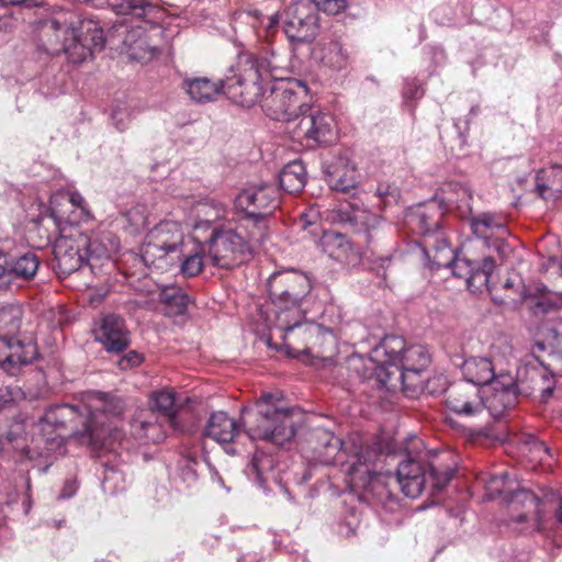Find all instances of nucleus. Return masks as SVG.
I'll use <instances>...</instances> for the list:
<instances>
[{"label": "nucleus", "instance_id": "obj_23", "mask_svg": "<svg viewBox=\"0 0 562 562\" xmlns=\"http://www.w3.org/2000/svg\"><path fill=\"white\" fill-rule=\"evenodd\" d=\"M273 310L271 313L266 315V325L270 330L269 336L266 339L267 345L270 348H278L272 342L274 336L280 338L281 334L291 331L300 327V322L304 321L305 311L303 304H272Z\"/></svg>", "mask_w": 562, "mask_h": 562}, {"label": "nucleus", "instance_id": "obj_2", "mask_svg": "<svg viewBox=\"0 0 562 562\" xmlns=\"http://www.w3.org/2000/svg\"><path fill=\"white\" fill-rule=\"evenodd\" d=\"M347 363L359 378L375 380L387 390L401 385L403 392L413 397L426 389L431 356L423 345H408L401 336L386 335L368 356L353 353Z\"/></svg>", "mask_w": 562, "mask_h": 562}, {"label": "nucleus", "instance_id": "obj_7", "mask_svg": "<svg viewBox=\"0 0 562 562\" xmlns=\"http://www.w3.org/2000/svg\"><path fill=\"white\" fill-rule=\"evenodd\" d=\"M150 402L151 407L138 409L131 422L132 436L143 443L160 442L169 431L180 429L172 390L155 392Z\"/></svg>", "mask_w": 562, "mask_h": 562}, {"label": "nucleus", "instance_id": "obj_30", "mask_svg": "<svg viewBox=\"0 0 562 562\" xmlns=\"http://www.w3.org/2000/svg\"><path fill=\"white\" fill-rule=\"evenodd\" d=\"M269 216L255 213L238 214V220L233 231L240 232L243 239L248 241L249 254L251 255L254 246L260 245L267 237L269 228Z\"/></svg>", "mask_w": 562, "mask_h": 562}, {"label": "nucleus", "instance_id": "obj_18", "mask_svg": "<svg viewBox=\"0 0 562 562\" xmlns=\"http://www.w3.org/2000/svg\"><path fill=\"white\" fill-rule=\"evenodd\" d=\"M464 382L475 384L482 389L490 386L499 374H507L503 370L502 358L494 347L485 356H469L458 364Z\"/></svg>", "mask_w": 562, "mask_h": 562}, {"label": "nucleus", "instance_id": "obj_40", "mask_svg": "<svg viewBox=\"0 0 562 562\" xmlns=\"http://www.w3.org/2000/svg\"><path fill=\"white\" fill-rule=\"evenodd\" d=\"M23 307L19 303L0 306V337H12L19 333L23 322Z\"/></svg>", "mask_w": 562, "mask_h": 562}, {"label": "nucleus", "instance_id": "obj_60", "mask_svg": "<svg viewBox=\"0 0 562 562\" xmlns=\"http://www.w3.org/2000/svg\"><path fill=\"white\" fill-rule=\"evenodd\" d=\"M423 95L422 89L414 83V88H406L404 89V97L407 98H419Z\"/></svg>", "mask_w": 562, "mask_h": 562}, {"label": "nucleus", "instance_id": "obj_26", "mask_svg": "<svg viewBox=\"0 0 562 562\" xmlns=\"http://www.w3.org/2000/svg\"><path fill=\"white\" fill-rule=\"evenodd\" d=\"M492 393L485 395V409L493 418H498L503 413L516 405L517 386L512 374H499L490 385Z\"/></svg>", "mask_w": 562, "mask_h": 562}, {"label": "nucleus", "instance_id": "obj_61", "mask_svg": "<svg viewBox=\"0 0 562 562\" xmlns=\"http://www.w3.org/2000/svg\"><path fill=\"white\" fill-rule=\"evenodd\" d=\"M267 23L265 24V29H266V32L267 34H269L271 31H273L279 22V16L278 14H272L270 16H268L267 19Z\"/></svg>", "mask_w": 562, "mask_h": 562}, {"label": "nucleus", "instance_id": "obj_35", "mask_svg": "<svg viewBox=\"0 0 562 562\" xmlns=\"http://www.w3.org/2000/svg\"><path fill=\"white\" fill-rule=\"evenodd\" d=\"M549 367L550 369L547 367L533 368L530 372L535 389L541 393L543 400L551 396L559 378H562V353L551 355Z\"/></svg>", "mask_w": 562, "mask_h": 562}, {"label": "nucleus", "instance_id": "obj_56", "mask_svg": "<svg viewBox=\"0 0 562 562\" xmlns=\"http://www.w3.org/2000/svg\"><path fill=\"white\" fill-rule=\"evenodd\" d=\"M77 490H78L77 480L74 477L67 479L64 483V486H63L58 497L61 499L70 498L77 493Z\"/></svg>", "mask_w": 562, "mask_h": 562}, {"label": "nucleus", "instance_id": "obj_50", "mask_svg": "<svg viewBox=\"0 0 562 562\" xmlns=\"http://www.w3.org/2000/svg\"><path fill=\"white\" fill-rule=\"evenodd\" d=\"M272 463L273 461L270 457H267L261 452H257L252 458L250 471L256 474L259 482L263 483L267 480V477L265 476L266 473L272 470Z\"/></svg>", "mask_w": 562, "mask_h": 562}, {"label": "nucleus", "instance_id": "obj_17", "mask_svg": "<svg viewBox=\"0 0 562 562\" xmlns=\"http://www.w3.org/2000/svg\"><path fill=\"white\" fill-rule=\"evenodd\" d=\"M315 4L306 0L291 3L285 11L284 33L291 42H312L318 32Z\"/></svg>", "mask_w": 562, "mask_h": 562}, {"label": "nucleus", "instance_id": "obj_46", "mask_svg": "<svg viewBox=\"0 0 562 562\" xmlns=\"http://www.w3.org/2000/svg\"><path fill=\"white\" fill-rule=\"evenodd\" d=\"M350 212L344 211V215L341 216V220L345 222L351 223L353 226L358 227L359 229H366L369 231L371 228H374L379 224V217L366 210L361 209L359 206L350 205Z\"/></svg>", "mask_w": 562, "mask_h": 562}, {"label": "nucleus", "instance_id": "obj_36", "mask_svg": "<svg viewBox=\"0 0 562 562\" xmlns=\"http://www.w3.org/2000/svg\"><path fill=\"white\" fill-rule=\"evenodd\" d=\"M355 165L346 159H339L333 170L327 175V182L330 189L344 193L350 192L359 182Z\"/></svg>", "mask_w": 562, "mask_h": 562}, {"label": "nucleus", "instance_id": "obj_31", "mask_svg": "<svg viewBox=\"0 0 562 562\" xmlns=\"http://www.w3.org/2000/svg\"><path fill=\"white\" fill-rule=\"evenodd\" d=\"M269 216L255 213L238 214V220L233 231L240 232L243 239L248 241L249 254L251 255L254 246L260 245L267 237L269 228Z\"/></svg>", "mask_w": 562, "mask_h": 562}, {"label": "nucleus", "instance_id": "obj_16", "mask_svg": "<svg viewBox=\"0 0 562 562\" xmlns=\"http://www.w3.org/2000/svg\"><path fill=\"white\" fill-rule=\"evenodd\" d=\"M104 44L103 30L99 23L92 20H82L77 31H70V38H66L63 49L69 61L79 64L91 56L94 50H101Z\"/></svg>", "mask_w": 562, "mask_h": 562}, {"label": "nucleus", "instance_id": "obj_9", "mask_svg": "<svg viewBox=\"0 0 562 562\" xmlns=\"http://www.w3.org/2000/svg\"><path fill=\"white\" fill-rule=\"evenodd\" d=\"M184 233L180 223L165 220L153 227L146 235L140 249V258L148 266L161 268L168 255L178 252L184 246Z\"/></svg>", "mask_w": 562, "mask_h": 562}, {"label": "nucleus", "instance_id": "obj_64", "mask_svg": "<svg viewBox=\"0 0 562 562\" xmlns=\"http://www.w3.org/2000/svg\"><path fill=\"white\" fill-rule=\"evenodd\" d=\"M555 519L562 524V498L560 499L559 507L555 512Z\"/></svg>", "mask_w": 562, "mask_h": 562}, {"label": "nucleus", "instance_id": "obj_3", "mask_svg": "<svg viewBox=\"0 0 562 562\" xmlns=\"http://www.w3.org/2000/svg\"><path fill=\"white\" fill-rule=\"evenodd\" d=\"M281 65L272 54L254 55V53L240 54L235 66L232 67V76L222 80H212L206 77L184 78L182 87L190 99L196 103L211 102L221 93H225L235 103L241 106H252L261 95L259 85L262 76H280Z\"/></svg>", "mask_w": 562, "mask_h": 562}, {"label": "nucleus", "instance_id": "obj_20", "mask_svg": "<svg viewBox=\"0 0 562 562\" xmlns=\"http://www.w3.org/2000/svg\"><path fill=\"white\" fill-rule=\"evenodd\" d=\"M446 405L454 414L469 418L485 411L482 389L464 381L454 383L446 390Z\"/></svg>", "mask_w": 562, "mask_h": 562}, {"label": "nucleus", "instance_id": "obj_13", "mask_svg": "<svg viewBox=\"0 0 562 562\" xmlns=\"http://www.w3.org/2000/svg\"><path fill=\"white\" fill-rule=\"evenodd\" d=\"M293 139H306L317 145H329L337 139V124L335 117L326 112L307 108L302 116L290 127Z\"/></svg>", "mask_w": 562, "mask_h": 562}, {"label": "nucleus", "instance_id": "obj_32", "mask_svg": "<svg viewBox=\"0 0 562 562\" xmlns=\"http://www.w3.org/2000/svg\"><path fill=\"white\" fill-rule=\"evenodd\" d=\"M519 453L527 459L531 468L541 465L549 469L553 464V456L544 442L538 440L531 434H521L515 439Z\"/></svg>", "mask_w": 562, "mask_h": 562}, {"label": "nucleus", "instance_id": "obj_5", "mask_svg": "<svg viewBox=\"0 0 562 562\" xmlns=\"http://www.w3.org/2000/svg\"><path fill=\"white\" fill-rule=\"evenodd\" d=\"M316 441L314 450L316 460L323 464H340L346 467L347 484L351 488L367 487L374 474L373 460L376 453L369 447L355 449L349 457L350 462H345L346 449L341 439L326 429H316L313 434Z\"/></svg>", "mask_w": 562, "mask_h": 562}, {"label": "nucleus", "instance_id": "obj_37", "mask_svg": "<svg viewBox=\"0 0 562 562\" xmlns=\"http://www.w3.org/2000/svg\"><path fill=\"white\" fill-rule=\"evenodd\" d=\"M193 217L189 225L194 229H209L213 223L221 220L225 210L221 203L214 201L199 202L193 206Z\"/></svg>", "mask_w": 562, "mask_h": 562}, {"label": "nucleus", "instance_id": "obj_34", "mask_svg": "<svg viewBox=\"0 0 562 562\" xmlns=\"http://www.w3.org/2000/svg\"><path fill=\"white\" fill-rule=\"evenodd\" d=\"M536 193L546 201H557L562 194V165H550L536 176Z\"/></svg>", "mask_w": 562, "mask_h": 562}, {"label": "nucleus", "instance_id": "obj_55", "mask_svg": "<svg viewBox=\"0 0 562 562\" xmlns=\"http://www.w3.org/2000/svg\"><path fill=\"white\" fill-rule=\"evenodd\" d=\"M195 464V460H187L186 465L181 470L183 481L188 482V484L195 482L198 479V473L196 470L194 469Z\"/></svg>", "mask_w": 562, "mask_h": 562}, {"label": "nucleus", "instance_id": "obj_58", "mask_svg": "<svg viewBox=\"0 0 562 562\" xmlns=\"http://www.w3.org/2000/svg\"><path fill=\"white\" fill-rule=\"evenodd\" d=\"M2 5H24L26 8H37L43 5V0H0Z\"/></svg>", "mask_w": 562, "mask_h": 562}, {"label": "nucleus", "instance_id": "obj_39", "mask_svg": "<svg viewBox=\"0 0 562 562\" xmlns=\"http://www.w3.org/2000/svg\"><path fill=\"white\" fill-rule=\"evenodd\" d=\"M316 58L334 70L345 69L349 64V54L339 42H328L321 45L316 52Z\"/></svg>", "mask_w": 562, "mask_h": 562}, {"label": "nucleus", "instance_id": "obj_21", "mask_svg": "<svg viewBox=\"0 0 562 562\" xmlns=\"http://www.w3.org/2000/svg\"><path fill=\"white\" fill-rule=\"evenodd\" d=\"M278 191L269 184H251L243 189L235 198L238 214L255 213L270 216L278 206Z\"/></svg>", "mask_w": 562, "mask_h": 562}, {"label": "nucleus", "instance_id": "obj_29", "mask_svg": "<svg viewBox=\"0 0 562 562\" xmlns=\"http://www.w3.org/2000/svg\"><path fill=\"white\" fill-rule=\"evenodd\" d=\"M97 339L106 351L120 352L125 349L128 345V333L124 319L114 314L104 316L97 330Z\"/></svg>", "mask_w": 562, "mask_h": 562}, {"label": "nucleus", "instance_id": "obj_14", "mask_svg": "<svg viewBox=\"0 0 562 562\" xmlns=\"http://www.w3.org/2000/svg\"><path fill=\"white\" fill-rule=\"evenodd\" d=\"M311 288L308 277L295 270L276 272L268 280L272 304H303Z\"/></svg>", "mask_w": 562, "mask_h": 562}, {"label": "nucleus", "instance_id": "obj_57", "mask_svg": "<svg viewBox=\"0 0 562 562\" xmlns=\"http://www.w3.org/2000/svg\"><path fill=\"white\" fill-rule=\"evenodd\" d=\"M319 214L316 210L311 209L306 213H302L300 218V225L303 229H306L308 226H312L318 218Z\"/></svg>", "mask_w": 562, "mask_h": 562}, {"label": "nucleus", "instance_id": "obj_45", "mask_svg": "<svg viewBox=\"0 0 562 562\" xmlns=\"http://www.w3.org/2000/svg\"><path fill=\"white\" fill-rule=\"evenodd\" d=\"M160 301L169 308V313L175 315L183 314L189 303V296L180 288L168 286L160 291Z\"/></svg>", "mask_w": 562, "mask_h": 562}, {"label": "nucleus", "instance_id": "obj_33", "mask_svg": "<svg viewBox=\"0 0 562 562\" xmlns=\"http://www.w3.org/2000/svg\"><path fill=\"white\" fill-rule=\"evenodd\" d=\"M239 434V425L225 412L213 413L205 428V435L221 445L234 442Z\"/></svg>", "mask_w": 562, "mask_h": 562}, {"label": "nucleus", "instance_id": "obj_52", "mask_svg": "<svg viewBox=\"0 0 562 562\" xmlns=\"http://www.w3.org/2000/svg\"><path fill=\"white\" fill-rule=\"evenodd\" d=\"M318 10L328 14H337L346 9V0H312Z\"/></svg>", "mask_w": 562, "mask_h": 562}, {"label": "nucleus", "instance_id": "obj_15", "mask_svg": "<svg viewBox=\"0 0 562 562\" xmlns=\"http://www.w3.org/2000/svg\"><path fill=\"white\" fill-rule=\"evenodd\" d=\"M49 244H53V254L60 274H70L86 262L82 246H78V231L64 228L59 233H46L38 247Z\"/></svg>", "mask_w": 562, "mask_h": 562}, {"label": "nucleus", "instance_id": "obj_62", "mask_svg": "<svg viewBox=\"0 0 562 562\" xmlns=\"http://www.w3.org/2000/svg\"><path fill=\"white\" fill-rule=\"evenodd\" d=\"M390 186H379L376 189V194L382 198L385 203H390L389 196H390Z\"/></svg>", "mask_w": 562, "mask_h": 562}, {"label": "nucleus", "instance_id": "obj_10", "mask_svg": "<svg viewBox=\"0 0 562 562\" xmlns=\"http://www.w3.org/2000/svg\"><path fill=\"white\" fill-rule=\"evenodd\" d=\"M50 221L55 227L53 233L78 229L77 224L91 218V213L83 196L77 191L60 190L52 194L49 200Z\"/></svg>", "mask_w": 562, "mask_h": 562}, {"label": "nucleus", "instance_id": "obj_59", "mask_svg": "<svg viewBox=\"0 0 562 562\" xmlns=\"http://www.w3.org/2000/svg\"><path fill=\"white\" fill-rule=\"evenodd\" d=\"M546 304L551 307H560L562 305V293H550ZM539 305L542 306L544 303L540 302Z\"/></svg>", "mask_w": 562, "mask_h": 562}, {"label": "nucleus", "instance_id": "obj_53", "mask_svg": "<svg viewBox=\"0 0 562 562\" xmlns=\"http://www.w3.org/2000/svg\"><path fill=\"white\" fill-rule=\"evenodd\" d=\"M143 361V357L136 351H130L120 361L119 366L122 370L137 367Z\"/></svg>", "mask_w": 562, "mask_h": 562}, {"label": "nucleus", "instance_id": "obj_47", "mask_svg": "<svg viewBox=\"0 0 562 562\" xmlns=\"http://www.w3.org/2000/svg\"><path fill=\"white\" fill-rule=\"evenodd\" d=\"M454 193L456 199L448 198L449 204H456V209L458 211V215L460 217H468L471 214V200H472V193L471 191L462 186V184H454L450 186Z\"/></svg>", "mask_w": 562, "mask_h": 562}, {"label": "nucleus", "instance_id": "obj_44", "mask_svg": "<svg viewBox=\"0 0 562 562\" xmlns=\"http://www.w3.org/2000/svg\"><path fill=\"white\" fill-rule=\"evenodd\" d=\"M40 260L35 254L26 252L19 257L15 261L10 262L8 260V267L5 268V274H13L18 278L25 280L32 279L37 269Z\"/></svg>", "mask_w": 562, "mask_h": 562}, {"label": "nucleus", "instance_id": "obj_6", "mask_svg": "<svg viewBox=\"0 0 562 562\" xmlns=\"http://www.w3.org/2000/svg\"><path fill=\"white\" fill-rule=\"evenodd\" d=\"M272 54L279 59L281 75L276 77L268 75L260 78L259 85L269 79L277 81L270 94L266 98L265 110L272 120L285 122L286 130L290 132V127H293L302 116V113L307 111L308 105L305 103V100L307 99L308 88L299 79H284V58L272 48L254 53V55H267L269 58H271ZM260 87L262 88V86Z\"/></svg>", "mask_w": 562, "mask_h": 562}, {"label": "nucleus", "instance_id": "obj_24", "mask_svg": "<svg viewBox=\"0 0 562 562\" xmlns=\"http://www.w3.org/2000/svg\"><path fill=\"white\" fill-rule=\"evenodd\" d=\"M485 487L491 497L503 496L510 503L521 502L529 509L538 510L539 498L532 492L519 488L518 482L507 472L492 475L486 481Z\"/></svg>", "mask_w": 562, "mask_h": 562}, {"label": "nucleus", "instance_id": "obj_42", "mask_svg": "<svg viewBox=\"0 0 562 562\" xmlns=\"http://www.w3.org/2000/svg\"><path fill=\"white\" fill-rule=\"evenodd\" d=\"M206 248V245L194 243L192 248L188 251L179 250V252L183 255L181 262V272L183 276L195 277L202 271L204 265L210 262L209 255L205 256Z\"/></svg>", "mask_w": 562, "mask_h": 562}, {"label": "nucleus", "instance_id": "obj_48", "mask_svg": "<svg viewBox=\"0 0 562 562\" xmlns=\"http://www.w3.org/2000/svg\"><path fill=\"white\" fill-rule=\"evenodd\" d=\"M114 7L117 13L133 14L138 18L145 16L150 10L154 9L151 3L146 0H122Z\"/></svg>", "mask_w": 562, "mask_h": 562}, {"label": "nucleus", "instance_id": "obj_54", "mask_svg": "<svg viewBox=\"0 0 562 562\" xmlns=\"http://www.w3.org/2000/svg\"><path fill=\"white\" fill-rule=\"evenodd\" d=\"M13 246L11 239H5L0 243V277L5 276V268L8 267L9 251Z\"/></svg>", "mask_w": 562, "mask_h": 562}, {"label": "nucleus", "instance_id": "obj_28", "mask_svg": "<svg viewBox=\"0 0 562 562\" xmlns=\"http://www.w3.org/2000/svg\"><path fill=\"white\" fill-rule=\"evenodd\" d=\"M78 246H82L86 262L93 269L119 251L120 243L110 232L87 235L78 229Z\"/></svg>", "mask_w": 562, "mask_h": 562}, {"label": "nucleus", "instance_id": "obj_49", "mask_svg": "<svg viewBox=\"0 0 562 562\" xmlns=\"http://www.w3.org/2000/svg\"><path fill=\"white\" fill-rule=\"evenodd\" d=\"M135 115L134 109L126 103L117 104L112 112V123L120 132H124Z\"/></svg>", "mask_w": 562, "mask_h": 562}, {"label": "nucleus", "instance_id": "obj_4", "mask_svg": "<svg viewBox=\"0 0 562 562\" xmlns=\"http://www.w3.org/2000/svg\"><path fill=\"white\" fill-rule=\"evenodd\" d=\"M255 406V411L248 407L241 409L243 425L251 440L282 446L294 437L291 409L281 404L279 396L262 393Z\"/></svg>", "mask_w": 562, "mask_h": 562}, {"label": "nucleus", "instance_id": "obj_12", "mask_svg": "<svg viewBox=\"0 0 562 562\" xmlns=\"http://www.w3.org/2000/svg\"><path fill=\"white\" fill-rule=\"evenodd\" d=\"M416 221L423 235L420 245L428 265L436 269L450 267L457 254L439 229L438 220L430 221L429 214L420 212L416 215Z\"/></svg>", "mask_w": 562, "mask_h": 562}, {"label": "nucleus", "instance_id": "obj_8", "mask_svg": "<svg viewBox=\"0 0 562 562\" xmlns=\"http://www.w3.org/2000/svg\"><path fill=\"white\" fill-rule=\"evenodd\" d=\"M442 457L432 461H422L408 457L398 464L396 481L402 492L411 498H417L425 488L431 494L441 492L451 481L454 468L443 464Z\"/></svg>", "mask_w": 562, "mask_h": 562}, {"label": "nucleus", "instance_id": "obj_27", "mask_svg": "<svg viewBox=\"0 0 562 562\" xmlns=\"http://www.w3.org/2000/svg\"><path fill=\"white\" fill-rule=\"evenodd\" d=\"M317 245L324 254L344 267L350 268L360 263L359 250L341 233L325 231Z\"/></svg>", "mask_w": 562, "mask_h": 562}, {"label": "nucleus", "instance_id": "obj_43", "mask_svg": "<svg viewBox=\"0 0 562 562\" xmlns=\"http://www.w3.org/2000/svg\"><path fill=\"white\" fill-rule=\"evenodd\" d=\"M137 31H133L125 37V44L128 46V56L137 61L147 63L151 60L158 53L157 48L150 45L147 37L139 36L134 40Z\"/></svg>", "mask_w": 562, "mask_h": 562}, {"label": "nucleus", "instance_id": "obj_51", "mask_svg": "<svg viewBox=\"0 0 562 562\" xmlns=\"http://www.w3.org/2000/svg\"><path fill=\"white\" fill-rule=\"evenodd\" d=\"M543 329L549 344L562 347V318L558 317L547 321Z\"/></svg>", "mask_w": 562, "mask_h": 562}, {"label": "nucleus", "instance_id": "obj_11", "mask_svg": "<svg viewBox=\"0 0 562 562\" xmlns=\"http://www.w3.org/2000/svg\"><path fill=\"white\" fill-rule=\"evenodd\" d=\"M238 231L233 228L213 232L206 247L210 263L213 266L229 269L246 260L249 254V246Z\"/></svg>", "mask_w": 562, "mask_h": 562}, {"label": "nucleus", "instance_id": "obj_41", "mask_svg": "<svg viewBox=\"0 0 562 562\" xmlns=\"http://www.w3.org/2000/svg\"><path fill=\"white\" fill-rule=\"evenodd\" d=\"M470 223L473 233L481 238H487L494 232H498L499 236L503 237L507 232L504 218L492 213H481L471 217Z\"/></svg>", "mask_w": 562, "mask_h": 562}, {"label": "nucleus", "instance_id": "obj_22", "mask_svg": "<svg viewBox=\"0 0 562 562\" xmlns=\"http://www.w3.org/2000/svg\"><path fill=\"white\" fill-rule=\"evenodd\" d=\"M449 268L456 277L465 279L467 286L471 292H480L483 289L492 292L490 278L495 262L491 257H485L481 262H476L456 255Z\"/></svg>", "mask_w": 562, "mask_h": 562}, {"label": "nucleus", "instance_id": "obj_25", "mask_svg": "<svg viewBox=\"0 0 562 562\" xmlns=\"http://www.w3.org/2000/svg\"><path fill=\"white\" fill-rule=\"evenodd\" d=\"M326 338L334 339L333 333L318 324L307 322L306 318L300 322V327L280 335L283 341L282 348L290 356H295L294 352H299L301 347L304 349H307L308 345L315 347Z\"/></svg>", "mask_w": 562, "mask_h": 562}, {"label": "nucleus", "instance_id": "obj_1", "mask_svg": "<svg viewBox=\"0 0 562 562\" xmlns=\"http://www.w3.org/2000/svg\"><path fill=\"white\" fill-rule=\"evenodd\" d=\"M125 405L121 397L101 392H88L81 404L57 405L48 408L34 426L36 442L45 445L41 456L57 452L63 448L67 424L82 419L83 429L74 432L83 443L95 450L116 451L123 446V435L117 418Z\"/></svg>", "mask_w": 562, "mask_h": 562}, {"label": "nucleus", "instance_id": "obj_63", "mask_svg": "<svg viewBox=\"0 0 562 562\" xmlns=\"http://www.w3.org/2000/svg\"><path fill=\"white\" fill-rule=\"evenodd\" d=\"M11 18H0V30H7L11 25Z\"/></svg>", "mask_w": 562, "mask_h": 562}, {"label": "nucleus", "instance_id": "obj_38", "mask_svg": "<svg viewBox=\"0 0 562 562\" xmlns=\"http://www.w3.org/2000/svg\"><path fill=\"white\" fill-rule=\"evenodd\" d=\"M306 182V170L302 161L289 162L279 173L281 189L291 194L302 191Z\"/></svg>", "mask_w": 562, "mask_h": 562}, {"label": "nucleus", "instance_id": "obj_19", "mask_svg": "<svg viewBox=\"0 0 562 562\" xmlns=\"http://www.w3.org/2000/svg\"><path fill=\"white\" fill-rule=\"evenodd\" d=\"M38 356L37 346L29 337H0V368L10 375L32 363Z\"/></svg>", "mask_w": 562, "mask_h": 562}]
</instances>
